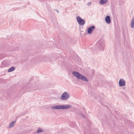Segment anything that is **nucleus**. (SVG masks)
<instances>
[{"mask_svg": "<svg viewBox=\"0 0 134 134\" xmlns=\"http://www.w3.org/2000/svg\"><path fill=\"white\" fill-rule=\"evenodd\" d=\"M70 97L69 94L67 92H64L61 96V99L63 100H65L68 99Z\"/></svg>", "mask_w": 134, "mask_h": 134, "instance_id": "obj_4", "label": "nucleus"}, {"mask_svg": "<svg viewBox=\"0 0 134 134\" xmlns=\"http://www.w3.org/2000/svg\"><path fill=\"white\" fill-rule=\"evenodd\" d=\"M15 69V67L12 66L8 69V72H11L14 70Z\"/></svg>", "mask_w": 134, "mask_h": 134, "instance_id": "obj_9", "label": "nucleus"}, {"mask_svg": "<svg viewBox=\"0 0 134 134\" xmlns=\"http://www.w3.org/2000/svg\"><path fill=\"white\" fill-rule=\"evenodd\" d=\"M91 2H88V3H87V5H89V6H90V5H91Z\"/></svg>", "mask_w": 134, "mask_h": 134, "instance_id": "obj_16", "label": "nucleus"}, {"mask_svg": "<svg viewBox=\"0 0 134 134\" xmlns=\"http://www.w3.org/2000/svg\"><path fill=\"white\" fill-rule=\"evenodd\" d=\"M77 21L78 24L80 25H83L85 23V21L80 16L76 17Z\"/></svg>", "mask_w": 134, "mask_h": 134, "instance_id": "obj_5", "label": "nucleus"}, {"mask_svg": "<svg viewBox=\"0 0 134 134\" xmlns=\"http://www.w3.org/2000/svg\"><path fill=\"white\" fill-rule=\"evenodd\" d=\"M72 73L75 77L79 79L86 82H88V80L86 77L81 75L78 72L73 71Z\"/></svg>", "mask_w": 134, "mask_h": 134, "instance_id": "obj_1", "label": "nucleus"}, {"mask_svg": "<svg viewBox=\"0 0 134 134\" xmlns=\"http://www.w3.org/2000/svg\"><path fill=\"white\" fill-rule=\"evenodd\" d=\"M134 19L133 18H132V20H131V27L132 28H133L134 27Z\"/></svg>", "mask_w": 134, "mask_h": 134, "instance_id": "obj_12", "label": "nucleus"}, {"mask_svg": "<svg viewBox=\"0 0 134 134\" xmlns=\"http://www.w3.org/2000/svg\"><path fill=\"white\" fill-rule=\"evenodd\" d=\"M43 131V130H42L41 129L39 128L38 129L37 131V133H39L41 132H42Z\"/></svg>", "mask_w": 134, "mask_h": 134, "instance_id": "obj_13", "label": "nucleus"}, {"mask_svg": "<svg viewBox=\"0 0 134 134\" xmlns=\"http://www.w3.org/2000/svg\"><path fill=\"white\" fill-rule=\"evenodd\" d=\"M97 45L99 46V48L101 50H103L105 46V43L104 41L103 40H101L98 41L97 43Z\"/></svg>", "mask_w": 134, "mask_h": 134, "instance_id": "obj_3", "label": "nucleus"}, {"mask_svg": "<svg viewBox=\"0 0 134 134\" xmlns=\"http://www.w3.org/2000/svg\"><path fill=\"white\" fill-rule=\"evenodd\" d=\"M119 84L121 87L124 86L125 85V82L123 79H121L119 81Z\"/></svg>", "mask_w": 134, "mask_h": 134, "instance_id": "obj_7", "label": "nucleus"}, {"mask_svg": "<svg viewBox=\"0 0 134 134\" xmlns=\"http://www.w3.org/2000/svg\"><path fill=\"white\" fill-rule=\"evenodd\" d=\"M71 107V104L67 105H56L52 107L51 108L55 109H68Z\"/></svg>", "mask_w": 134, "mask_h": 134, "instance_id": "obj_2", "label": "nucleus"}, {"mask_svg": "<svg viewBox=\"0 0 134 134\" xmlns=\"http://www.w3.org/2000/svg\"><path fill=\"white\" fill-rule=\"evenodd\" d=\"M95 28V27L94 25L91 26L87 29V33L88 34H91L93 30Z\"/></svg>", "mask_w": 134, "mask_h": 134, "instance_id": "obj_6", "label": "nucleus"}, {"mask_svg": "<svg viewBox=\"0 0 134 134\" xmlns=\"http://www.w3.org/2000/svg\"><path fill=\"white\" fill-rule=\"evenodd\" d=\"M105 21L108 24H109L111 23V20L110 17L109 15H107L105 18Z\"/></svg>", "mask_w": 134, "mask_h": 134, "instance_id": "obj_8", "label": "nucleus"}, {"mask_svg": "<svg viewBox=\"0 0 134 134\" xmlns=\"http://www.w3.org/2000/svg\"><path fill=\"white\" fill-rule=\"evenodd\" d=\"M79 114L80 115L82 116L83 118H85V115L84 114H83L82 113H79Z\"/></svg>", "mask_w": 134, "mask_h": 134, "instance_id": "obj_14", "label": "nucleus"}, {"mask_svg": "<svg viewBox=\"0 0 134 134\" xmlns=\"http://www.w3.org/2000/svg\"><path fill=\"white\" fill-rule=\"evenodd\" d=\"M16 121V120L15 121H13L10 123L9 127V128H11L14 126Z\"/></svg>", "mask_w": 134, "mask_h": 134, "instance_id": "obj_10", "label": "nucleus"}, {"mask_svg": "<svg viewBox=\"0 0 134 134\" xmlns=\"http://www.w3.org/2000/svg\"><path fill=\"white\" fill-rule=\"evenodd\" d=\"M108 2V0H100L99 3L101 4H103L106 3Z\"/></svg>", "mask_w": 134, "mask_h": 134, "instance_id": "obj_11", "label": "nucleus"}, {"mask_svg": "<svg viewBox=\"0 0 134 134\" xmlns=\"http://www.w3.org/2000/svg\"><path fill=\"white\" fill-rule=\"evenodd\" d=\"M17 118H18L17 117L16 118V119Z\"/></svg>", "mask_w": 134, "mask_h": 134, "instance_id": "obj_18", "label": "nucleus"}, {"mask_svg": "<svg viewBox=\"0 0 134 134\" xmlns=\"http://www.w3.org/2000/svg\"><path fill=\"white\" fill-rule=\"evenodd\" d=\"M54 11H56L57 12V13H58L59 12L58 11V10H57L54 9Z\"/></svg>", "mask_w": 134, "mask_h": 134, "instance_id": "obj_17", "label": "nucleus"}, {"mask_svg": "<svg viewBox=\"0 0 134 134\" xmlns=\"http://www.w3.org/2000/svg\"><path fill=\"white\" fill-rule=\"evenodd\" d=\"M6 62V61L5 60H4L2 61V64L3 65H6L5 63Z\"/></svg>", "mask_w": 134, "mask_h": 134, "instance_id": "obj_15", "label": "nucleus"}]
</instances>
